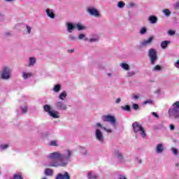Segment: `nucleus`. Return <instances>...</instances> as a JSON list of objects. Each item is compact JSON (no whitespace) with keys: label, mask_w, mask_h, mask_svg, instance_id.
Here are the masks:
<instances>
[{"label":"nucleus","mask_w":179,"mask_h":179,"mask_svg":"<svg viewBox=\"0 0 179 179\" xmlns=\"http://www.w3.org/2000/svg\"><path fill=\"white\" fill-rule=\"evenodd\" d=\"M87 12L91 15L94 16V17H100V13L96 8L94 7H89L87 9Z\"/></svg>","instance_id":"nucleus-10"},{"label":"nucleus","mask_w":179,"mask_h":179,"mask_svg":"<svg viewBox=\"0 0 179 179\" xmlns=\"http://www.w3.org/2000/svg\"><path fill=\"white\" fill-rule=\"evenodd\" d=\"M55 107L57 110L59 111H66L68 110V107H66V103H64L62 101H59L55 104Z\"/></svg>","instance_id":"nucleus-9"},{"label":"nucleus","mask_w":179,"mask_h":179,"mask_svg":"<svg viewBox=\"0 0 179 179\" xmlns=\"http://www.w3.org/2000/svg\"><path fill=\"white\" fill-rule=\"evenodd\" d=\"M176 68L179 69V60H177V62L174 64Z\"/></svg>","instance_id":"nucleus-49"},{"label":"nucleus","mask_w":179,"mask_h":179,"mask_svg":"<svg viewBox=\"0 0 179 179\" xmlns=\"http://www.w3.org/2000/svg\"><path fill=\"white\" fill-rule=\"evenodd\" d=\"M41 179H48V178H47V177L44 176Z\"/></svg>","instance_id":"nucleus-56"},{"label":"nucleus","mask_w":179,"mask_h":179,"mask_svg":"<svg viewBox=\"0 0 179 179\" xmlns=\"http://www.w3.org/2000/svg\"><path fill=\"white\" fill-rule=\"evenodd\" d=\"M163 13L166 16V17H169L170 15H171V12H170V10L169 9H164L162 10Z\"/></svg>","instance_id":"nucleus-34"},{"label":"nucleus","mask_w":179,"mask_h":179,"mask_svg":"<svg viewBox=\"0 0 179 179\" xmlns=\"http://www.w3.org/2000/svg\"><path fill=\"white\" fill-rule=\"evenodd\" d=\"M43 110L45 113H47L49 117L57 120L58 118H61V115H59V112L52 109V107L50 105L46 104L43 106Z\"/></svg>","instance_id":"nucleus-5"},{"label":"nucleus","mask_w":179,"mask_h":179,"mask_svg":"<svg viewBox=\"0 0 179 179\" xmlns=\"http://www.w3.org/2000/svg\"><path fill=\"white\" fill-rule=\"evenodd\" d=\"M98 68H99V69H100V71H103L104 69V67L101 64H99L98 66Z\"/></svg>","instance_id":"nucleus-51"},{"label":"nucleus","mask_w":179,"mask_h":179,"mask_svg":"<svg viewBox=\"0 0 179 179\" xmlns=\"http://www.w3.org/2000/svg\"><path fill=\"white\" fill-rule=\"evenodd\" d=\"M49 146H59V142L57 140H52L49 142Z\"/></svg>","instance_id":"nucleus-30"},{"label":"nucleus","mask_w":179,"mask_h":179,"mask_svg":"<svg viewBox=\"0 0 179 179\" xmlns=\"http://www.w3.org/2000/svg\"><path fill=\"white\" fill-rule=\"evenodd\" d=\"M132 128L134 130V132L136 135H141V136L145 139L148 135L146 134V131H145V129L143 127H142V124H141L138 122H135L132 124Z\"/></svg>","instance_id":"nucleus-3"},{"label":"nucleus","mask_w":179,"mask_h":179,"mask_svg":"<svg viewBox=\"0 0 179 179\" xmlns=\"http://www.w3.org/2000/svg\"><path fill=\"white\" fill-rule=\"evenodd\" d=\"M45 12L48 17H50V19H55V13L54 11V9L46 8L45 10Z\"/></svg>","instance_id":"nucleus-13"},{"label":"nucleus","mask_w":179,"mask_h":179,"mask_svg":"<svg viewBox=\"0 0 179 179\" xmlns=\"http://www.w3.org/2000/svg\"><path fill=\"white\" fill-rule=\"evenodd\" d=\"M168 34H169V36H174V34H176V31L171 29V30L168 31Z\"/></svg>","instance_id":"nucleus-43"},{"label":"nucleus","mask_w":179,"mask_h":179,"mask_svg":"<svg viewBox=\"0 0 179 179\" xmlns=\"http://www.w3.org/2000/svg\"><path fill=\"white\" fill-rule=\"evenodd\" d=\"M171 43L170 41H164L161 43V47L163 48V50H166L169 44Z\"/></svg>","instance_id":"nucleus-24"},{"label":"nucleus","mask_w":179,"mask_h":179,"mask_svg":"<svg viewBox=\"0 0 179 179\" xmlns=\"http://www.w3.org/2000/svg\"><path fill=\"white\" fill-rule=\"evenodd\" d=\"M164 152V145L163 143H159L156 145L155 152L157 155H162Z\"/></svg>","instance_id":"nucleus-14"},{"label":"nucleus","mask_w":179,"mask_h":179,"mask_svg":"<svg viewBox=\"0 0 179 179\" xmlns=\"http://www.w3.org/2000/svg\"><path fill=\"white\" fill-rule=\"evenodd\" d=\"M152 114L153 117H155V118H159V115L157 114V113L152 112Z\"/></svg>","instance_id":"nucleus-46"},{"label":"nucleus","mask_w":179,"mask_h":179,"mask_svg":"<svg viewBox=\"0 0 179 179\" xmlns=\"http://www.w3.org/2000/svg\"><path fill=\"white\" fill-rule=\"evenodd\" d=\"M95 133L94 136L95 139L101 143V145H104L106 143V138H104V134L101 129L108 132V134H113V129H108L106 127L103 126V124L100 122H96L94 125Z\"/></svg>","instance_id":"nucleus-2"},{"label":"nucleus","mask_w":179,"mask_h":179,"mask_svg":"<svg viewBox=\"0 0 179 179\" xmlns=\"http://www.w3.org/2000/svg\"><path fill=\"white\" fill-rule=\"evenodd\" d=\"M136 163H138V164H141V163H142V159L137 157V158H136Z\"/></svg>","instance_id":"nucleus-47"},{"label":"nucleus","mask_w":179,"mask_h":179,"mask_svg":"<svg viewBox=\"0 0 179 179\" xmlns=\"http://www.w3.org/2000/svg\"><path fill=\"white\" fill-rule=\"evenodd\" d=\"M45 176H48V177H52L54 175V171L50 168H47L44 171Z\"/></svg>","instance_id":"nucleus-18"},{"label":"nucleus","mask_w":179,"mask_h":179,"mask_svg":"<svg viewBox=\"0 0 179 179\" xmlns=\"http://www.w3.org/2000/svg\"><path fill=\"white\" fill-rule=\"evenodd\" d=\"M121 108L124 110V111H131V106H129V105L121 106Z\"/></svg>","instance_id":"nucleus-36"},{"label":"nucleus","mask_w":179,"mask_h":179,"mask_svg":"<svg viewBox=\"0 0 179 179\" xmlns=\"http://www.w3.org/2000/svg\"><path fill=\"white\" fill-rule=\"evenodd\" d=\"M148 57L150 59V64L155 65L156 61L157 60V52L155 49L150 48L148 51Z\"/></svg>","instance_id":"nucleus-7"},{"label":"nucleus","mask_w":179,"mask_h":179,"mask_svg":"<svg viewBox=\"0 0 179 179\" xmlns=\"http://www.w3.org/2000/svg\"><path fill=\"white\" fill-rule=\"evenodd\" d=\"M101 120L103 122H110L113 127H115V125H117V120H115V117H114V115H103L101 116Z\"/></svg>","instance_id":"nucleus-6"},{"label":"nucleus","mask_w":179,"mask_h":179,"mask_svg":"<svg viewBox=\"0 0 179 179\" xmlns=\"http://www.w3.org/2000/svg\"><path fill=\"white\" fill-rule=\"evenodd\" d=\"M56 179H71V176H69V173L68 172H64L62 173H59L56 176Z\"/></svg>","instance_id":"nucleus-15"},{"label":"nucleus","mask_w":179,"mask_h":179,"mask_svg":"<svg viewBox=\"0 0 179 179\" xmlns=\"http://www.w3.org/2000/svg\"><path fill=\"white\" fill-rule=\"evenodd\" d=\"M113 156L118 160L120 163H122L124 162V154H122L121 152V149H115L113 151Z\"/></svg>","instance_id":"nucleus-8"},{"label":"nucleus","mask_w":179,"mask_h":179,"mask_svg":"<svg viewBox=\"0 0 179 179\" xmlns=\"http://www.w3.org/2000/svg\"><path fill=\"white\" fill-rule=\"evenodd\" d=\"M106 75H107L108 78H111L113 76V73H107Z\"/></svg>","instance_id":"nucleus-53"},{"label":"nucleus","mask_w":179,"mask_h":179,"mask_svg":"<svg viewBox=\"0 0 179 179\" xmlns=\"http://www.w3.org/2000/svg\"><path fill=\"white\" fill-rule=\"evenodd\" d=\"M153 101L152 100H146L144 101L143 104H152Z\"/></svg>","instance_id":"nucleus-44"},{"label":"nucleus","mask_w":179,"mask_h":179,"mask_svg":"<svg viewBox=\"0 0 179 179\" xmlns=\"http://www.w3.org/2000/svg\"><path fill=\"white\" fill-rule=\"evenodd\" d=\"M174 8H175V9H179V2H176L174 4Z\"/></svg>","instance_id":"nucleus-48"},{"label":"nucleus","mask_w":179,"mask_h":179,"mask_svg":"<svg viewBox=\"0 0 179 179\" xmlns=\"http://www.w3.org/2000/svg\"><path fill=\"white\" fill-rule=\"evenodd\" d=\"M12 78V69L8 66H4L0 71V79L2 80H9Z\"/></svg>","instance_id":"nucleus-4"},{"label":"nucleus","mask_w":179,"mask_h":179,"mask_svg":"<svg viewBox=\"0 0 179 179\" xmlns=\"http://www.w3.org/2000/svg\"><path fill=\"white\" fill-rule=\"evenodd\" d=\"M5 2H13L15 0H4Z\"/></svg>","instance_id":"nucleus-55"},{"label":"nucleus","mask_w":179,"mask_h":179,"mask_svg":"<svg viewBox=\"0 0 179 179\" xmlns=\"http://www.w3.org/2000/svg\"><path fill=\"white\" fill-rule=\"evenodd\" d=\"M152 71H156L157 72H160V71H162V66H160L159 65H157L153 68Z\"/></svg>","instance_id":"nucleus-40"},{"label":"nucleus","mask_w":179,"mask_h":179,"mask_svg":"<svg viewBox=\"0 0 179 179\" xmlns=\"http://www.w3.org/2000/svg\"><path fill=\"white\" fill-rule=\"evenodd\" d=\"M78 40H84V41H89V38L86 37L85 34H80L78 36Z\"/></svg>","instance_id":"nucleus-28"},{"label":"nucleus","mask_w":179,"mask_h":179,"mask_svg":"<svg viewBox=\"0 0 179 179\" xmlns=\"http://www.w3.org/2000/svg\"><path fill=\"white\" fill-rule=\"evenodd\" d=\"M116 104H120L121 103V98H117L115 101Z\"/></svg>","instance_id":"nucleus-50"},{"label":"nucleus","mask_w":179,"mask_h":179,"mask_svg":"<svg viewBox=\"0 0 179 179\" xmlns=\"http://www.w3.org/2000/svg\"><path fill=\"white\" fill-rule=\"evenodd\" d=\"M73 156V151L71 149H66L64 152L55 151L46 156L48 161L45 162L47 167H66Z\"/></svg>","instance_id":"nucleus-1"},{"label":"nucleus","mask_w":179,"mask_h":179,"mask_svg":"<svg viewBox=\"0 0 179 179\" xmlns=\"http://www.w3.org/2000/svg\"><path fill=\"white\" fill-rule=\"evenodd\" d=\"M45 1H48V0H45Z\"/></svg>","instance_id":"nucleus-58"},{"label":"nucleus","mask_w":179,"mask_h":179,"mask_svg":"<svg viewBox=\"0 0 179 179\" xmlns=\"http://www.w3.org/2000/svg\"><path fill=\"white\" fill-rule=\"evenodd\" d=\"M154 38L155 37L153 36H151L150 38H148V39L143 40L141 42H140L141 48H143L144 47H148V45H150Z\"/></svg>","instance_id":"nucleus-11"},{"label":"nucleus","mask_w":179,"mask_h":179,"mask_svg":"<svg viewBox=\"0 0 179 179\" xmlns=\"http://www.w3.org/2000/svg\"><path fill=\"white\" fill-rule=\"evenodd\" d=\"M73 51H74L73 50H71V52H73Z\"/></svg>","instance_id":"nucleus-57"},{"label":"nucleus","mask_w":179,"mask_h":179,"mask_svg":"<svg viewBox=\"0 0 179 179\" xmlns=\"http://www.w3.org/2000/svg\"><path fill=\"white\" fill-rule=\"evenodd\" d=\"M141 95L139 94H133L131 96L132 100H139Z\"/></svg>","instance_id":"nucleus-37"},{"label":"nucleus","mask_w":179,"mask_h":179,"mask_svg":"<svg viewBox=\"0 0 179 179\" xmlns=\"http://www.w3.org/2000/svg\"><path fill=\"white\" fill-rule=\"evenodd\" d=\"M171 152H173V154L175 155V156H177L178 155V150L174 148H171Z\"/></svg>","instance_id":"nucleus-41"},{"label":"nucleus","mask_w":179,"mask_h":179,"mask_svg":"<svg viewBox=\"0 0 179 179\" xmlns=\"http://www.w3.org/2000/svg\"><path fill=\"white\" fill-rule=\"evenodd\" d=\"M131 108H133V110H138L139 108V105H138L137 103H134L132 106H131Z\"/></svg>","instance_id":"nucleus-42"},{"label":"nucleus","mask_w":179,"mask_h":179,"mask_svg":"<svg viewBox=\"0 0 179 179\" xmlns=\"http://www.w3.org/2000/svg\"><path fill=\"white\" fill-rule=\"evenodd\" d=\"M66 96H68V94L65 91H64V92H62V93L59 94V99L60 100L64 101L66 99Z\"/></svg>","instance_id":"nucleus-27"},{"label":"nucleus","mask_w":179,"mask_h":179,"mask_svg":"<svg viewBox=\"0 0 179 179\" xmlns=\"http://www.w3.org/2000/svg\"><path fill=\"white\" fill-rule=\"evenodd\" d=\"M36 61V57H29L28 61V66H34Z\"/></svg>","instance_id":"nucleus-22"},{"label":"nucleus","mask_w":179,"mask_h":179,"mask_svg":"<svg viewBox=\"0 0 179 179\" xmlns=\"http://www.w3.org/2000/svg\"><path fill=\"white\" fill-rule=\"evenodd\" d=\"M120 66L122 68V69L123 71H129V69H131V67L129 66V64H127V63H121L120 64Z\"/></svg>","instance_id":"nucleus-20"},{"label":"nucleus","mask_w":179,"mask_h":179,"mask_svg":"<svg viewBox=\"0 0 179 179\" xmlns=\"http://www.w3.org/2000/svg\"><path fill=\"white\" fill-rule=\"evenodd\" d=\"M26 33L27 34H31V27L26 25Z\"/></svg>","instance_id":"nucleus-39"},{"label":"nucleus","mask_w":179,"mask_h":179,"mask_svg":"<svg viewBox=\"0 0 179 179\" xmlns=\"http://www.w3.org/2000/svg\"><path fill=\"white\" fill-rule=\"evenodd\" d=\"M136 75V72L135 71H127V77L131 78V76H135Z\"/></svg>","instance_id":"nucleus-31"},{"label":"nucleus","mask_w":179,"mask_h":179,"mask_svg":"<svg viewBox=\"0 0 179 179\" xmlns=\"http://www.w3.org/2000/svg\"><path fill=\"white\" fill-rule=\"evenodd\" d=\"M32 76H33V74L31 72L24 71L22 73V77L24 80H27V79H29V78H31Z\"/></svg>","instance_id":"nucleus-17"},{"label":"nucleus","mask_w":179,"mask_h":179,"mask_svg":"<svg viewBox=\"0 0 179 179\" xmlns=\"http://www.w3.org/2000/svg\"><path fill=\"white\" fill-rule=\"evenodd\" d=\"M117 6L120 9H122V8L125 7V2L122 1H118Z\"/></svg>","instance_id":"nucleus-32"},{"label":"nucleus","mask_w":179,"mask_h":179,"mask_svg":"<svg viewBox=\"0 0 179 179\" xmlns=\"http://www.w3.org/2000/svg\"><path fill=\"white\" fill-rule=\"evenodd\" d=\"M76 27L78 31H80V30H86V27L80 23L76 24Z\"/></svg>","instance_id":"nucleus-26"},{"label":"nucleus","mask_w":179,"mask_h":179,"mask_svg":"<svg viewBox=\"0 0 179 179\" xmlns=\"http://www.w3.org/2000/svg\"><path fill=\"white\" fill-rule=\"evenodd\" d=\"M20 110L22 114H26V113H27V110H29V106H27V104L25 103L24 105L20 106Z\"/></svg>","instance_id":"nucleus-25"},{"label":"nucleus","mask_w":179,"mask_h":179,"mask_svg":"<svg viewBox=\"0 0 179 179\" xmlns=\"http://www.w3.org/2000/svg\"><path fill=\"white\" fill-rule=\"evenodd\" d=\"M170 129H171V131H174L175 127H174L173 124H171V125H170Z\"/></svg>","instance_id":"nucleus-52"},{"label":"nucleus","mask_w":179,"mask_h":179,"mask_svg":"<svg viewBox=\"0 0 179 179\" xmlns=\"http://www.w3.org/2000/svg\"><path fill=\"white\" fill-rule=\"evenodd\" d=\"M175 166L176 167V169H179V163H176L175 164Z\"/></svg>","instance_id":"nucleus-54"},{"label":"nucleus","mask_w":179,"mask_h":179,"mask_svg":"<svg viewBox=\"0 0 179 179\" xmlns=\"http://www.w3.org/2000/svg\"><path fill=\"white\" fill-rule=\"evenodd\" d=\"M61 89H62V86L60 84H57L55 85L53 88H52V91L55 92V93H59V92L61 91Z\"/></svg>","instance_id":"nucleus-23"},{"label":"nucleus","mask_w":179,"mask_h":179,"mask_svg":"<svg viewBox=\"0 0 179 179\" xmlns=\"http://www.w3.org/2000/svg\"><path fill=\"white\" fill-rule=\"evenodd\" d=\"M78 150H79L80 153L83 154V156H87V149L83 146H78Z\"/></svg>","instance_id":"nucleus-19"},{"label":"nucleus","mask_w":179,"mask_h":179,"mask_svg":"<svg viewBox=\"0 0 179 179\" xmlns=\"http://www.w3.org/2000/svg\"><path fill=\"white\" fill-rule=\"evenodd\" d=\"M148 33V29L145 27H142L140 29L139 34L141 35L146 34Z\"/></svg>","instance_id":"nucleus-35"},{"label":"nucleus","mask_w":179,"mask_h":179,"mask_svg":"<svg viewBox=\"0 0 179 179\" xmlns=\"http://www.w3.org/2000/svg\"><path fill=\"white\" fill-rule=\"evenodd\" d=\"M66 27L68 33H73V31L76 29V24L72 22H66Z\"/></svg>","instance_id":"nucleus-12"},{"label":"nucleus","mask_w":179,"mask_h":179,"mask_svg":"<svg viewBox=\"0 0 179 179\" xmlns=\"http://www.w3.org/2000/svg\"><path fill=\"white\" fill-rule=\"evenodd\" d=\"M135 3H134V2H130L129 3V8H135Z\"/></svg>","instance_id":"nucleus-45"},{"label":"nucleus","mask_w":179,"mask_h":179,"mask_svg":"<svg viewBox=\"0 0 179 179\" xmlns=\"http://www.w3.org/2000/svg\"><path fill=\"white\" fill-rule=\"evenodd\" d=\"M88 41L90 43H96V41H99V37L96 36L94 38H91L88 39Z\"/></svg>","instance_id":"nucleus-38"},{"label":"nucleus","mask_w":179,"mask_h":179,"mask_svg":"<svg viewBox=\"0 0 179 179\" xmlns=\"http://www.w3.org/2000/svg\"><path fill=\"white\" fill-rule=\"evenodd\" d=\"M148 20L151 24H156L157 23V17L151 15L148 17Z\"/></svg>","instance_id":"nucleus-21"},{"label":"nucleus","mask_w":179,"mask_h":179,"mask_svg":"<svg viewBox=\"0 0 179 179\" xmlns=\"http://www.w3.org/2000/svg\"><path fill=\"white\" fill-rule=\"evenodd\" d=\"M9 148V144H1L0 145V151L3 152V150H6Z\"/></svg>","instance_id":"nucleus-29"},{"label":"nucleus","mask_w":179,"mask_h":179,"mask_svg":"<svg viewBox=\"0 0 179 179\" xmlns=\"http://www.w3.org/2000/svg\"><path fill=\"white\" fill-rule=\"evenodd\" d=\"M68 39L70 41H76V40H78V38H76V36H73V34H70L68 36Z\"/></svg>","instance_id":"nucleus-33"},{"label":"nucleus","mask_w":179,"mask_h":179,"mask_svg":"<svg viewBox=\"0 0 179 179\" xmlns=\"http://www.w3.org/2000/svg\"><path fill=\"white\" fill-rule=\"evenodd\" d=\"M87 177L88 179H97L99 178V175L93 171H90L87 173Z\"/></svg>","instance_id":"nucleus-16"}]
</instances>
